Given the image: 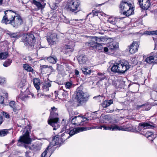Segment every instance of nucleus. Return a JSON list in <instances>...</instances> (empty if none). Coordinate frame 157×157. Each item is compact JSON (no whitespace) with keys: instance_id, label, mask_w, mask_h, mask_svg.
Returning <instances> with one entry per match:
<instances>
[{"instance_id":"9d476101","label":"nucleus","mask_w":157,"mask_h":157,"mask_svg":"<svg viewBox=\"0 0 157 157\" xmlns=\"http://www.w3.org/2000/svg\"><path fill=\"white\" fill-rule=\"evenodd\" d=\"M23 40L25 42L26 44L32 46L35 42V39L34 35L31 33L27 34L23 36Z\"/></svg>"},{"instance_id":"37998d69","label":"nucleus","mask_w":157,"mask_h":157,"mask_svg":"<svg viewBox=\"0 0 157 157\" xmlns=\"http://www.w3.org/2000/svg\"><path fill=\"white\" fill-rule=\"evenodd\" d=\"M101 129V126H94L91 127H87V130H89L91 129Z\"/></svg>"},{"instance_id":"49530a36","label":"nucleus","mask_w":157,"mask_h":157,"mask_svg":"<svg viewBox=\"0 0 157 157\" xmlns=\"http://www.w3.org/2000/svg\"><path fill=\"white\" fill-rule=\"evenodd\" d=\"M66 49H71V51H73V46L70 45H65L64 47Z\"/></svg>"},{"instance_id":"ea45409f","label":"nucleus","mask_w":157,"mask_h":157,"mask_svg":"<svg viewBox=\"0 0 157 157\" xmlns=\"http://www.w3.org/2000/svg\"><path fill=\"white\" fill-rule=\"evenodd\" d=\"M12 61L10 59H8L3 64V66L5 67L9 66L11 63Z\"/></svg>"},{"instance_id":"c756f323","label":"nucleus","mask_w":157,"mask_h":157,"mask_svg":"<svg viewBox=\"0 0 157 157\" xmlns=\"http://www.w3.org/2000/svg\"><path fill=\"white\" fill-rule=\"evenodd\" d=\"M113 101L111 100L105 101L102 104V106L103 108H106L113 103Z\"/></svg>"},{"instance_id":"6ab92c4d","label":"nucleus","mask_w":157,"mask_h":157,"mask_svg":"<svg viewBox=\"0 0 157 157\" xmlns=\"http://www.w3.org/2000/svg\"><path fill=\"white\" fill-rule=\"evenodd\" d=\"M108 47L110 52H114L118 48V44L115 42H111L108 44Z\"/></svg>"},{"instance_id":"ddd939ff","label":"nucleus","mask_w":157,"mask_h":157,"mask_svg":"<svg viewBox=\"0 0 157 157\" xmlns=\"http://www.w3.org/2000/svg\"><path fill=\"white\" fill-rule=\"evenodd\" d=\"M154 127V125L152 123H141L139 124L138 126V130L141 131L142 130L147 128H152Z\"/></svg>"},{"instance_id":"5fc2aeb1","label":"nucleus","mask_w":157,"mask_h":157,"mask_svg":"<svg viewBox=\"0 0 157 157\" xmlns=\"http://www.w3.org/2000/svg\"><path fill=\"white\" fill-rule=\"evenodd\" d=\"M104 50L105 52H108V51L109 52H110V51H109V48L108 47L104 48Z\"/></svg>"},{"instance_id":"de8ad7c7","label":"nucleus","mask_w":157,"mask_h":157,"mask_svg":"<svg viewBox=\"0 0 157 157\" xmlns=\"http://www.w3.org/2000/svg\"><path fill=\"white\" fill-rule=\"evenodd\" d=\"M101 128H103V129L105 130H109V125H108L107 126L105 125H102L101 126Z\"/></svg>"},{"instance_id":"2f4dec72","label":"nucleus","mask_w":157,"mask_h":157,"mask_svg":"<svg viewBox=\"0 0 157 157\" xmlns=\"http://www.w3.org/2000/svg\"><path fill=\"white\" fill-rule=\"evenodd\" d=\"M150 55L153 58L155 63L157 64V53L156 52H152L151 53Z\"/></svg>"},{"instance_id":"f8f14e48","label":"nucleus","mask_w":157,"mask_h":157,"mask_svg":"<svg viewBox=\"0 0 157 157\" xmlns=\"http://www.w3.org/2000/svg\"><path fill=\"white\" fill-rule=\"evenodd\" d=\"M19 97L20 99L23 101L25 100L28 98H35L34 94L30 92L29 90L28 89H26L25 91L24 92L23 94H20Z\"/></svg>"},{"instance_id":"052dcab7","label":"nucleus","mask_w":157,"mask_h":157,"mask_svg":"<svg viewBox=\"0 0 157 157\" xmlns=\"http://www.w3.org/2000/svg\"><path fill=\"white\" fill-rule=\"evenodd\" d=\"M2 122V116L0 115V125Z\"/></svg>"},{"instance_id":"69168bd1","label":"nucleus","mask_w":157,"mask_h":157,"mask_svg":"<svg viewBox=\"0 0 157 157\" xmlns=\"http://www.w3.org/2000/svg\"><path fill=\"white\" fill-rule=\"evenodd\" d=\"M2 0H0V5H1L2 4Z\"/></svg>"},{"instance_id":"f3484780","label":"nucleus","mask_w":157,"mask_h":157,"mask_svg":"<svg viewBox=\"0 0 157 157\" xmlns=\"http://www.w3.org/2000/svg\"><path fill=\"white\" fill-rule=\"evenodd\" d=\"M57 35L56 33L52 34L50 37L47 38V41L49 44H54L56 43L57 40Z\"/></svg>"},{"instance_id":"4468645a","label":"nucleus","mask_w":157,"mask_h":157,"mask_svg":"<svg viewBox=\"0 0 157 157\" xmlns=\"http://www.w3.org/2000/svg\"><path fill=\"white\" fill-rule=\"evenodd\" d=\"M62 140V142H63L64 141H62V139H61V137H60V140L59 138L57 136H54L52 139V142L50 144V145L48 146H50L48 148V151L49 149L51 148L53 146L59 145L61 144L60 141Z\"/></svg>"},{"instance_id":"603ef678","label":"nucleus","mask_w":157,"mask_h":157,"mask_svg":"<svg viewBox=\"0 0 157 157\" xmlns=\"http://www.w3.org/2000/svg\"><path fill=\"white\" fill-rule=\"evenodd\" d=\"M74 20H75V21H78V19H75V20H71L70 21H69V20H68L66 19V20H65L64 21V22L66 23H70L71 24L72 23L71 22V21H73Z\"/></svg>"},{"instance_id":"0e129e2a","label":"nucleus","mask_w":157,"mask_h":157,"mask_svg":"<svg viewBox=\"0 0 157 157\" xmlns=\"http://www.w3.org/2000/svg\"><path fill=\"white\" fill-rule=\"evenodd\" d=\"M14 143V140H13L10 143V145H12Z\"/></svg>"},{"instance_id":"864d4df0","label":"nucleus","mask_w":157,"mask_h":157,"mask_svg":"<svg viewBox=\"0 0 157 157\" xmlns=\"http://www.w3.org/2000/svg\"><path fill=\"white\" fill-rule=\"evenodd\" d=\"M4 100V97L2 96H0V103H2L3 102Z\"/></svg>"},{"instance_id":"7c9ffc66","label":"nucleus","mask_w":157,"mask_h":157,"mask_svg":"<svg viewBox=\"0 0 157 157\" xmlns=\"http://www.w3.org/2000/svg\"><path fill=\"white\" fill-rule=\"evenodd\" d=\"M50 146L48 147L44 151L42 154L41 156V157H50L51 154L49 155L48 156L47 155V154L48 152V148Z\"/></svg>"},{"instance_id":"0eeeda50","label":"nucleus","mask_w":157,"mask_h":157,"mask_svg":"<svg viewBox=\"0 0 157 157\" xmlns=\"http://www.w3.org/2000/svg\"><path fill=\"white\" fill-rule=\"evenodd\" d=\"M91 40L86 43L87 46L93 48H96L98 50H101L102 48V46L99 42L102 41L103 38L102 37H97L92 36Z\"/></svg>"},{"instance_id":"4c0bfd02","label":"nucleus","mask_w":157,"mask_h":157,"mask_svg":"<svg viewBox=\"0 0 157 157\" xmlns=\"http://www.w3.org/2000/svg\"><path fill=\"white\" fill-rule=\"evenodd\" d=\"M145 61L147 63H151L153 62H154L153 59V58H152V57L151 55L146 58Z\"/></svg>"},{"instance_id":"a878e982","label":"nucleus","mask_w":157,"mask_h":157,"mask_svg":"<svg viewBox=\"0 0 157 157\" xmlns=\"http://www.w3.org/2000/svg\"><path fill=\"white\" fill-rule=\"evenodd\" d=\"M51 86V83L49 82H45L42 84V89L44 92L49 90V88Z\"/></svg>"},{"instance_id":"423d86ee","label":"nucleus","mask_w":157,"mask_h":157,"mask_svg":"<svg viewBox=\"0 0 157 157\" xmlns=\"http://www.w3.org/2000/svg\"><path fill=\"white\" fill-rule=\"evenodd\" d=\"M133 5L128 1H123L120 5V8L123 11L122 14L126 16H129L134 13Z\"/></svg>"},{"instance_id":"c9c22d12","label":"nucleus","mask_w":157,"mask_h":157,"mask_svg":"<svg viewBox=\"0 0 157 157\" xmlns=\"http://www.w3.org/2000/svg\"><path fill=\"white\" fill-rule=\"evenodd\" d=\"M148 106V105H146L145 104H143V105H137L136 106V108L137 109H139L140 108H142L143 107H145V109H144V108H143V110H149L150 109V108H147V107Z\"/></svg>"},{"instance_id":"338daca9","label":"nucleus","mask_w":157,"mask_h":157,"mask_svg":"<svg viewBox=\"0 0 157 157\" xmlns=\"http://www.w3.org/2000/svg\"><path fill=\"white\" fill-rule=\"evenodd\" d=\"M28 58L29 59V60H31V57H28Z\"/></svg>"},{"instance_id":"393cba45","label":"nucleus","mask_w":157,"mask_h":157,"mask_svg":"<svg viewBox=\"0 0 157 157\" xmlns=\"http://www.w3.org/2000/svg\"><path fill=\"white\" fill-rule=\"evenodd\" d=\"M56 0H49L48 4L52 9L54 10L57 7V5L56 3Z\"/></svg>"},{"instance_id":"09e8293b","label":"nucleus","mask_w":157,"mask_h":157,"mask_svg":"<svg viewBox=\"0 0 157 157\" xmlns=\"http://www.w3.org/2000/svg\"><path fill=\"white\" fill-rule=\"evenodd\" d=\"M5 82V80L4 78L0 77V84L2 85Z\"/></svg>"},{"instance_id":"f257e3e1","label":"nucleus","mask_w":157,"mask_h":157,"mask_svg":"<svg viewBox=\"0 0 157 157\" xmlns=\"http://www.w3.org/2000/svg\"><path fill=\"white\" fill-rule=\"evenodd\" d=\"M5 15L2 20V23L6 24H10L15 28L22 24L21 17L16 12L11 10H6L5 12Z\"/></svg>"},{"instance_id":"dca6fc26","label":"nucleus","mask_w":157,"mask_h":157,"mask_svg":"<svg viewBox=\"0 0 157 157\" xmlns=\"http://www.w3.org/2000/svg\"><path fill=\"white\" fill-rule=\"evenodd\" d=\"M41 145L42 144L41 143L37 142L33 144L31 147H29L26 145H25L24 146L25 148H26L27 149L28 148H29L32 150L36 151L40 149Z\"/></svg>"},{"instance_id":"e433bc0d","label":"nucleus","mask_w":157,"mask_h":157,"mask_svg":"<svg viewBox=\"0 0 157 157\" xmlns=\"http://www.w3.org/2000/svg\"><path fill=\"white\" fill-rule=\"evenodd\" d=\"M8 54L6 52L0 53V59H5L8 56Z\"/></svg>"},{"instance_id":"58836bf2","label":"nucleus","mask_w":157,"mask_h":157,"mask_svg":"<svg viewBox=\"0 0 157 157\" xmlns=\"http://www.w3.org/2000/svg\"><path fill=\"white\" fill-rule=\"evenodd\" d=\"M98 75L99 76H100V77H99V78L100 81H102L106 77L104 75V73H98Z\"/></svg>"},{"instance_id":"4d7b16f0","label":"nucleus","mask_w":157,"mask_h":157,"mask_svg":"<svg viewBox=\"0 0 157 157\" xmlns=\"http://www.w3.org/2000/svg\"><path fill=\"white\" fill-rule=\"evenodd\" d=\"M41 69L43 70V69L45 68H47L48 67V66L46 65H42L40 66Z\"/></svg>"},{"instance_id":"4be33fe9","label":"nucleus","mask_w":157,"mask_h":157,"mask_svg":"<svg viewBox=\"0 0 157 157\" xmlns=\"http://www.w3.org/2000/svg\"><path fill=\"white\" fill-rule=\"evenodd\" d=\"M109 130L114 131L117 130H124V128L122 127H119L117 125L114 124L113 125H109Z\"/></svg>"},{"instance_id":"5701e85b","label":"nucleus","mask_w":157,"mask_h":157,"mask_svg":"<svg viewBox=\"0 0 157 157\" xmlns=\"http://www.w3.org/2000/svg\"><path fill=\"white\" fill-rule=\"evenodd\" d=\"M34 86L36 89L38 90L40 89V85L41 84L40 79L37 78H34L33 80Z\"/></svg>"},{"instance_id":"bb28decb","label":"nucleus","mask_w":157,"mask_h":157,"mask_svg":"<svg viewBox=\"0 0 157 157\" xmlns=\"http://www.w3.org/2000/svg\"><path fill=\"white\" fill-rule=\"evenodd\" d=\"M23 68L25 70L28 72H31L32 73H34V70L28 64L26 63L23 64Z\"/></svg>"},{"instance_id":"aec40b11","label":"nucleus","mask_w":157,"mask_h":157,"mask_svg":"<svg viewBox=\"0 0 157 157\" xmlns=\"http://www.w3.org/2000/svg\"><path fill=\"white\" fill-rule=\"evenodd\" d=\"M31 2L35 5L39 9L42 10L45 7L46 3L43 2L41 3L36 0H32Z\"/></svg>"},{"instance_id":"6e6d98bb","label":"nucleus","mask_w":157,"mask_h":157,"mask_svg":"<svg viewBox=\"0 0 157 157\" xmlns=\"http://www.w3.org/2000/svg\"><path fill=\"white\" fill-rule=\"evenodd\" d=\"M121 110V109H116L115 110V111H118V112H119V111L120 110ZM111 111V110H106V111H107V112H110ZM114 111V110H113L112 111V112H113V111Z\"/></svg>"},{"instance_id":"1a4fd4ad","label":"nucleus","mask_w":157,"mask_h":157,"mask_svg":"<svg viewBox=\"0 0 157 157\" xmlns=\"http://www.w3.org/2000/svg\"><path fill=\"white\" fill-rule=\"evenodd\" d=\"M89 119L83 116H75L71 120V124L73 125L81 126L87 124Z\"/></svg>"},{"instance_id":"13d9d810","label":"nucleus","mask_w":157,"mask_h":157,"mask_svg":"<svg viewBox=\"0 0 157 157\" xmlns=\"http://www.w3.org/2000/svg\"><path fill=\"white\" fill-rule=\"evenodd\" d=\"M70 119L71 120L73 117V114L72 113H69Z\"/></svg>"},{"instance_id":"c85d7f7f","label":"nucleus","mask_w":157,"mask_h":157,"mask_svg":"<svg viewBox=\"0 0 157 157\" xmlns=\"http://www.w3.org/2000/svg\"><path fill=\"white\" fill-rule=\"evenodd\" d=\"M144 135L145 136L148 138L149 140L151 141H152L155 138L154 135L152 132H147L146 133H145Z\"/></svg>"},{"instance_id":"a211bd4d","label":"nucleus","mask_w":157,"mask_h":157,"mask_svg":"<svg viewBox=\"0 0 157 157\" xmlns=\"http://www.w3.org/2000/svg\"><path fill=\"white\" fill-rule=\"evenodd\" d=\"M120 21L118 18L111 17L108 18L107 20V22L110 24L116 25L118 26L117 25Z\"/></svg>"},{"instance_id":"774afa93","label":"nucleus","mask_w":157,"mask_h":157,"mask_svg":"<svg viewBox=\"0 0 157 157\" xmlns=\"http://www.w3.org/2000/svg\"><path fill=\"white\" fill-rule=\"evenodd\" d=\"M103 4H104L103 3H102V4H100V5H103Z\"/></svg>"},{"instance_id":"e2e57ef3","label":"nucleus","mask_w":157,"mask_h":157,"mask_svg":"<svg viewBox=\"0 0 157 157\" xmlns=\"http://www.w3.org/2000/svg\"><path fill=\"white\" fill-rule=\"evenodd\" d=\"M5 96L6 98H8V94L7 93H6L5 94V95H4Z\"/></svg>"},{"instance_id":"cd10ccee","label":"nucleus","mask_w":157,"mask_h":157,"mask_svg":"<svg viewBox=\"0 0 157 157\" xmlns=\"http://www.w3.org/2000/svg\"><path fill=\"white\" fill-rule=\"evenodd\" d=\"M46 59L50 63L55 64L56 63L57 58L55 56H50L46 58Z\"/></svg>"},{"instance_id":"9b49d317","label":"nucleus","mask_w":157,"mask_h":157,"mask_svg":"<svg viewBox=\"0 0 157 157\" xmlns=\"http://www.w3.org/2000/svg\"><path fill=\"white\" fill-rule=\"evenodd\" d=\"M18 141L21 143L29 144L31 141V140L29 138V132L26 131L24 134L22 136H21L18 140Z\"/></svg>"},{"instance_id":"39448f33","label":"nucleus","mask_w":157,"mask_h":157,"mask_svg":"<svg viewBox=\"0 0 157 157\" xmlns=\"http://www.w3.org/2000/svg\"><path fill=\"white\" fill-rule=\"evenodd\" d=\"M75 94V99L78 103V106L82 105L88 101L89 95L86 93H84L80 88H78L77 89Z\"/></svg>"},{"instance_id":"f03ea898","label":"nucleus","mask_w":157,"mask_h":157,"mask_svg":"<svg viewBox=\"0 0 157 157\" xmlns=\"http://www.w3.org/2000/svg\"><path fill=\"white\" fill-rule=\"evenodd\" d=\"M83 130L82 128H75L71 129L70 125H68V124L64 125L61 131V132L62 133L65 131V132L61 135V139H62V141H65L74 134Z\"/></svg>"},{"instance_id":"bf43d9fd","label":"nucleus","mask_w":157,"mask_h":157,"mask_svg":"<svg viewBox=\"0 0 157 157\" xmlns=\"http://www.w3.org/2000/svg\"><path fill=\"white\" fill-rule=\"evenodd\" d=\"M75 73L76 75H79V71L76 69L75 70Z\"/></svg>"},{"instance_id":"f704fd0d","label":"nucleus","mask_w":157,"mask_h":157,"mask_svg":"<svg viewBox=\"0 0 157 157\" xmlns=\"http://www.w3.org/2000/svg\"><path fill=\"white\" fill-rule=\"evenodd\" d=\"M145 34L147 35H157V30L155 31H145L144 33Z\"/></svg>"},{"instance_id":"72a5a7b5","label":"nucleus","mask_w":157,"mask_h":157,"mask_svg":"<svg viewBox=\"0 0 157 157\" xmlns=\"http://www.w3.org/2000/svg\"><path fill=\"white\" fill-rule=\"evenodd\" d=\"M8 131L7 129H3L0 131V136H4L6 135L8 133Z\"/></svg>"},{"instance_id":"20e7f679","label":"nucleus","mask_w":157,"mask_h":157,"mask_svg":"<svg viewBox=\"0 0 157 157\" xmlns=\"http://www.w3.org/2000/svg\"><path fill=\"white\" fill-rule=\"evenodd\" d=\"M50 112V114L48 121V123L53 128V130H56L60 126L59 122V119L57 117L58 114L57 113V109L54 107L51 108Z\"/></svg>"},{"instance_id":"2eb2a0df","label":"nucleus","mask_w":157,"mask_h":157,"mask_svg":"<svg viewBox=\"0 0 157 157\" xmlns=\"http://www.w3.org/2000/svg\"><path fill=\"white\" fill-rule=\"evenodd\" d=\"M139 45L136 42H133L132 44L129 47V52L131 54H134L138 50Z\"/></svg>"},{"instance_id":"680f3d73","label":"nucleus","mask_w":157,"mask_h":157,"mask_svg":"<svg viewBox=\"0 0 157 157\" xmlns=\"http://www.w3.org/2000/svg\"><path fill=\"white\" fill-rule=\"evenodd\" d=\"M104 14V13H103L102 12H99V15H101V16H103Z\"/></svg>"},{"instance_id":"c03bdc74","label":"nucleus","mask_w":157,"mask_h":157,"mask_svg":"<svg viewBox=\"0 0 157 157\" xmlns=\"http://www.w3.org/2000/svg\"><path fill=\"white\" fill-rule=\"evenodd\" d=\"M47 96V95H44V94H41L39 93H38L37 94V97L38 98H44Z\"/></svg>"},{"instance_id":"b1692460","label":"nucleus","mask_w":157,"mask_h":157,"mask_svg":"<svg viewBox=\"0 0 157 157\" xmlns=\"http://www.w3.org/2000/svg\"><path fill=\"white\" fill-rule=\"evenodd\" d=\"M79 63L80 64H83L85 63L87 60V58L85 56L82 55L79 56L78 58Z\"/></svg>"},{"instance_id":"8fccbe9b","label":"nucleus","mask_w":157,"mask_h":157,"mask_svg":"<svg viewBox=\"0 0 157 157\" xmlns=\"http://www.w3.org/2000/svg\"><path fill=\"white\" fill-rule=\"evenodd\" d=\"M92 13L94 15L98 16L99 15V12L98 11H94L93 10L92 11Z\"/></svg>"},{"instance_id":"473e14b6","label":"nucleus","mask_w":157,"mask_h":157,"mask_svg":"<svg viewBox=\"0 0 157 157\" xmlns=\"http://www.w3.org/2000/svg\"><path fill=\"white\" fill-rule=\"evenodd\" d=\"M81 70L84 74L86 75H90L91 73V71L87 68H82Z\"/></svg>"},{"instance_id":"6e6552de","label":"nucleus","mask_w":157,"mask_h":157,"mask_svg":"<svg viewBox=\"0 0 157 157\" xmlns=\"http://www.w3.org/2000/svg\"><path fill=\"white\" fill-rule=\"evenodd\" d=\"M80 4L79 0H68L66 2L65 7L70 11L77 13L80 10Z\"/></svg>"},{"instance_id":"412c9836","label":"nucleus","mask_w":157,"mask_h":157,"mask_svg":"<svg viewBox=\"0 0 157 157\" xmlns=\"http://www.w3.org/2000/svg\"><path fill=\"white\" fill-rule=\"evenodd\" d=\"M9 105L10 107L12 109L14 112H17L20 109V108L19 107L14 101H12L10 102Z\"/></svg>"},{"instance_id":"7ed1b4c3","label":"nucleus","mask_w":157,"mask_h":157,"mask_svg":"<svg viewBox=\"0 0 157 157\" xmlns=\"http://www.w3.org/2000/svg\"><path fill=\"white\" fill-rule=\"evenodd\" d=\"M130 65L128 62L122 60L114 63L111 68L113 72L123 73L130 68Z\"/></svg>"},{"instance_id":"3c124183","label":"nucleus","mask_w":157,"mask_h":157,"mask_svg":"<svg viewBox=\"0 0 157 157\" xmlns=\"http://www.w3.org/2000/svg\"><path fill=\"white\" fill-rule=\"evenodd\" d=\"M3 116H4L6 118H10L9 115L8 113H6V112H4L3 113Z\"/></svg>"},{"instance_id":"79ce46f5","label":"nucleus","mask_w":157,"mask_h":157,"mask_svg":"<svg viewBox=\"0 0 157 157\" xmlns=\"http://www.w3.org/2000/svg\"><path fill=\"white\" fill-rule=\"evenodd\" d=\"M9 35L12 38H17L19 36L18 33H10L9 34Z\"/></svg>"},{"instance_id":"a18cd8bd","label":"nucleus","mask_w":157,"mask_h":157,"mask_svg":"<svg viewBox=\"0 0 157 157\" xmlns=\"http://www.w3.org/2000/svg\"><path fill=\"white\" fill-rule=\"evenodd\" d=\"M63 90L64 91V92L62 94V95L63 97L66 98L68 96V94L67 91L64 90L63 89Z\"/></svg>"},{"instance_id":"a19ab883","label":"nucleus","mask_w":157,"mask_h":157,"mask_svg":"<svg viewBox=\"0 0 157 157\" xmlns=\"http://www.w3.org/2000/svg\"><path fill=\"white\" fill-rule=\"evenodd\" d=\"M64 85L65 86L67 89H69L72 86V84L70 82H67L65 83Z\"/></svg>"}]
</instances>
